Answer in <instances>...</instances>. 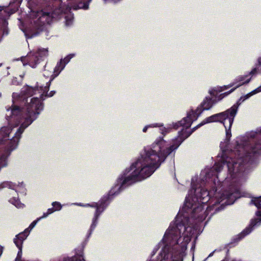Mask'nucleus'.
<instances>
[{
  "mask_svg": "<svg viewBox=\"0 0 261 261\" xmlns=\"http://www.w3.org/2000/svg\"><path fill=\"white\" fill-rule=\"evenodd\" d=\"M65 66L61 61H59L57 62L56 66L54 69V71L53 74L51 75L50 79L49 80L48 82H47L46 83H48L50 85V82L60 74L61 72L65 68Z\"/></svg>",
  "mask_w": 261,
  "mask_h": 261,
  "instance_id": "nucleus-13",
  "label": "nucleus"
},
{
  "mask_svg": "<svg viewBox=\"0 0 261 261\" xmlns=\"http://www.w3.org/2000/svg\"><path fill=\"white\" fill-rule=\"evenodd\" d=\"M248 75H240L238 76L234 80V82L231 83L234 84L233 86L236 85L235 87L231 89L228 92H225L219 95L218 96V100H220L222 99L223 98L233 92L237 88L240 87L242 85L248 83L251 80V77L248 78Z\"/></svg>",
  "mask_w": 261,
  "mask_h": 261,
  "instance_id": "nucleus-11",
  "label": "nucleus"
},
{
  "mask_svg": "<svg viewBox=\"0 0 261 261\" xmlns=\"http://www.w3.org/2000/svg\"><path fill=\"white\" fill-rule=\"evenodd\" d=\"M8 23L6 19L2 20V37L6 36L9 34V30L8 29Z\"/></svg>",
  "mask_w": 261,
  "mask_h": 261,
  "instance_id": "nucleus-18",
  "label": "nucleus"
},
{
  "mask_svg": "<svg viewBox=\"0 0 261 261\" xmlns=\"http://www.w3.org/2000/svg\"><path fill=\"white\" fill-rule=\"evenodd\" d=\"M75 54H70L66 56L64 58L61 59L60 61H61L65 66L70 62V60L75 57Z\"/></svg>",
  "mask_w": 261,
  "mask_h": 261,
  "instance_id": "nucleus-19",
  "label": "nucleus"
},
{
  "mask_svg": "<svg viewBox=\"0 0 261 261\" xmlns=\"http://www.w3.org/2000/svg\"><path fill=\"white\" fill-rule=\"evenodd\" d=\"M28 2H29V0H28Z\"/></svg>",
  "mask_w": 261,
  "mask_h": 261,
  "instance_id": "nucleus-35",
  "label": "nucleus"
},
{
  "mask_svg": "<svg viewBox=\"0 0 261 261\" xmlns=\"http://www.w3.org/2000/svg\"><path fill=\"white\" fill-rule=\"evenodd\" d=\"M160 147L156 145L153 147L154 149L145 150L119 175L115 185L109 191L108 197L103 199L106 204H108L107 200L119 194L126 188L150 177L159 168L161 161H163L165 155L158 156L153 153L160 150Z\"/></svg>",
  "mask_w": 261,
  "mask_h": 261,
  "instance_id": "nucleus-3",
  "label": "nucleus"
},
{
  "mask_svg": "<svg viewBox=\"0 0 261 261\" xmlns=\"http://www.w3.org/2000/svg\"><path fill=\"white\" fill-rule=\"evenodd\" d=\"M52 74H53V73H52L51 71H46V70H44V73H43V75H44V76L47 77H49V80L50 79L51 75Z\"/></svg>",
  "mask_w": 261,
  "mask_h": 261,
  "instance_id": "nucleus-25",
  "label": "nucleus"
},
{
  "mask_svg": "<svg viewBox=\"0 0 261 261\" xmlns=\"http://www.w3.org/2000/svg\"><path fill=\"white\" fill-rule=\"evenodd\" d=\"M49 85L34 88L25 85L20 93L12 94L13 105L6 108V119L9 126L0 129V171L8 165L11 151L18 146L25 129L37 119L43 110L44 94Z\"/></svg>",
  "mask_w": 261,
  "mask_h": 261,
  "instance_id": "nucleus-2",
  "label": "nucleus"
},
{
  "mask_svg": "<svg viewBox=\"0 0 261 261\" xmlns=\"http://www.w3.org/2000/svg\"><path fill=\"white\" fill-rule=\"evenodd\" d=\"M21 2L22 0H15L14 2L10 3V7L12 8L11 9L10 12H8L9 15L15 13L18 10Z\"/></svg>",
  "mask_w": 261,
  "mask_h": 261,
  "instance_id": "nucleus-16",
  "label": "nucleus"
},
{
  "mask_svg": "<svg viewBox=\"0 0 261 261\" xmlns=\"http://www.w3.org/2000/svg\"><path fill=\"white\" fill-rule=\"evenodd\" d=\"M92 0H81L77 4H75L73 6V9H83L85 10H88L89 8V4Z\"/></svg>",
  "mask_w": 261,
  "mask_h": 261,
  "instance_id": "nucleus-14",
  "label": "nucleus"
},
{
  "mask_svg": "<svg viewBox=\"0 0 261 261\" xmlns=\"http://www.w3.org/2000/svg\"><path fill=\"white\" fill-rule=\"evenodd\" d=\"M15 261H29L22 258V250H18Z\"/></svg>",
  "mask_w": 261,
  "mask_h": 261,
  "instance_id": "nucleus-23",
  "label": "nucleus"
},
{
  "mask_svg": "<svg viewBox=\"0 0 261 261\" xmlns=\"http://www.w3.org/2000/svg\"><path fill=\"white\" fill-rule=\"evenodd\" d=\"M214 252H215V251H213V252H211V253L208 255V257H210L212 256L213 255V254H214Z\"/></svg>",
  "mask_w": 261,
  "mask_h": 261,
  "instance_id": "nucleus-29",
  "label": "nucleus"
},
{
  "mask_svg": "<svg viewBox=\"0 0 261 261\" xmlns=\"http://www.w3.org/2000/svg\"><path fill=\"white\" fill-rule=\"evenodd\" d=\"M181 120L176 123H173L171 124H168L164 126L162 123H155L156 124H160V126H156L155 127H159L160 133L163 136H165L168 134L171 130L174 128H178L179 126H181L182 128L178 132V136L172 140V144H168L163 138V137H160L156 139L155 141L151 145V148H145L140 153H142L145 150L154 149V146H160V150H158L153 153L158 156L160 155H164L165 158L163 161H161L160 166L165 161L166 157L172 153L174 150H176L181 143L192 134V132L189 130V127H186L184 124H180Z\"/></svg>",
  "mask_w": 261,
  "mask_h": 261,
  "instance_id": "nucleus-5",
  "label": "nucleus"
},
{
  "mask_svg": "<svg viewBox=\"0 0 261 261\" xmlns=\"http://www.w3.org/2000/svg\"><path fill=\"white\" fill-rule=\"evenodd\" d=\"M51 205L54 206V209H55V211H60L62 208V205L59 202H53Z\"/></svg>",
  "mask_w": 261,
  "mask_h": 261,
  "instance_id": "nucleus-20",
  "label": "nucleus"
},
{
  "mask_svg": "<svg viewBox=\"0 0 261 261\" xmlns=\"http://www.w3.org/2000/svg\"><path fill=\"white\" fill-rule=\"evenodd\" d=\"M48 56V50L45 48L39 49L37 51L29 53L26 57L21 58L23 66L29 65L31 67H36L42 58Z\"/></svg>",
  "mask_w": 261,
  "mask_h": 261,
  "instance_id": "nucleus-10",
  "label": "nucleus"
},
{
  "mask_svg": "<svg viewBox=\"0 0 261 261\" xmlns=\"http://www.w3.org/2000/svg\"><path fill=\"white\" fill-rule=\"evenodd\" d=\"M40 220V219L37 218L36 220L34 221L30 225L28 228L27 229H28V231H29V233L31 231V230L36 226L37 223Z\"/></svg>",
  "mask_w": 261,
  "mask_h": 261,
  "instance_id": "nucleus-22",
  "label": "nucleus"
},
{
  "mask_svg": "<svg viewBox=\"0 0 261 261\" xmlns=\"http://www.w3.org/2000/svg\"><path fill=\"white\" fill-rule=\"evenodd\" d=\"M65 261H86L83 257V249L79 253H76V255Z\"/></svg>",
  "mask_w": 261,
  "mask_h": 261,
  "instance_id": "nucleus-17",
  "label": "nucleus"
},
{
  "mask_svg": "<svg viewBox=\"0 0 261 261\" xmlns=\"http://www.w3.org/2000/svg\"><path fill=\"white\" fill-rule=\"evenodd\" d=\"M29 234L28 229H25L23 232L19 233L15 236L13 242L19 250H22V246L23 241Z\"/></svg>",
  "mask_w": 261,
  "mask_h": 261,
  "instance_id": "nucleus-12",
  "label": "nucleus"
},
{
  "mask_svg": "<svg viewBox=\"0 0 261 261\" xmlns=\"http://www.w3.org/2000/svg\"><path fill=\"white\" fill-rule=\"evenodd\" d=\"M257 72L261 73V56L257 58L255 63V67L250 72L249 75L253 74ZM260 92H261V86L257 88L246 95L241 97L236 103L233 105L230 109H228V112L230 114V121L234 120V118L238 112V108L243 101L248 99L251 96Z\"/></svg>",
  "mask_w": 261,
  "mask_h": 261,
  "instance_id": "nucleus-7",
  "label": "nucleus"
},
{
  "mask_svg": "<svg viewBox=\"0 0 261 261\" xmlns=\"http://www.w3.org/2000/svg\"><path fill=\"white\" fill-rule=\"evenodd\" d=\"M4 188H8L12 190L14 196L9 199V202L15 205L17 208H23L24 205L22 203L17 196L18 193H25V188L23 182H19L17 184L10 181H4L0 184V191Z\"/></svg>",
  "mask_w": 261,
  "mask_h": 261,
  "instance_id": "nucleus-8",
  "label": "nucleus"
},
{
  "mask_svg": "<svg viewBox=\"0 0 261 261\" xmlns=\"http://www.w3.org/2000/svg\"><path fill=\"white\" fill-rule=\"evenodd\" d=\"M12 83H13V84H16V81H15V79H14V80H13Z\"/></svg>",
  "mask_w": 261,
  "mask_h": 261,
  "instance_id": "nucleus-30",
  "label": "nucleus"
},
{
  "mask_svg": "<svg viewBox=\"0 0 261 261\" xmlns=\"http://www.w3.org/2000/svg\"><path fill=\"white\" fill-rule=\"evenodd\" d=\"M48 215H49V214L46 212V213H44L41 217L38 218L40 219V220H41L42 219L46 218Z\"/></svg>",
  "mask_w": 261,
  "mask_h": 261,
  "instance_id": "nucleus-26",
  "label": "nucleus"
},
{
  "mask_svg": "<svg viewBox=\"0 0 261 261\" xmlns=\"http://www.w3.org/2000/svg\"><path fill=\"white\" fill-rule=\"evenodd\" d=\"M233 85L234 84H230L228 85H225L223 87H216L210 88L208 90V93L212 96H214L217 92H220L227 90L230 87H232Z\"/></svg>",
  "mask_w": 261,
  "mask_h": 261,
  "instance_id": "nucleus-15",
  "label": "nucleus"
},
{
  "mask_svg": "<svg viewBox=\"0 0 261 261\" xmlns=\"http://www.w3.org/2000/svg\"><path fill=\"white\" fill-rule=\"evenodd\" d=\"M3 251V247L2 246H0V256L2 254Z\"/></svg>",
  "mask_w": 261,
  "mask_h": 261,
  "instance_id": "nucleus-28",
  "label": "nucleus"
},
{
  "mask_svg": "<svg viewBox=\"0 0 261 261\" xmlns=\"http://www.w3.org/2000/svg\"><path fill=\"white\" fill-rule=\"evenodd\" d=\"M216 102L217 101L215 99H213L210 97H205L196 111H190L188 113L187 116L184 118L179 123L184 124L186 127H190L192 122L197 120L203 111L211 109Z\"/></svg>",
  "mask_w": 261,
  "mask_h": 261,
  "instance_id": "nucleus-6",
  "label": "nucleus"
},
{
  "mask_svg": "<svg viewBox=\"0 0 261 261\" xmlns=\"http://www.w3.org/2000/svg\"><path fill=\"white\" fill-rule=\"evenodd\" d=\"M70 10L71 9L66 5H62L54 10L51 15L49 13H46L42 11L36 12L32 10L27 19V22L29 24L27 28V31L30 34L28 38L37 36L43 30V26L46 23H50L53 18L59 19L62 16H64L65 19L66 25L70 26L72 24L74 20L73 14Z\"/></svg>",
  "mask_w": 261,
  "mask_h": 261,
  "instance_id": "nucleus-4",
  "label": "nucleus"
},
{
  "mask_svg": "<svg viewBox=\"0 0 261 261\" xmlns=\"http://www.w3.org/2000/svg\"><path fill=\"white\" fill-rule=\"evenodd\" d=\"M22 31H23V32L25 33V35L26 36V37H27V36H28V34H27V33L25 32V31H24V30H22Z\"/></svg>",
  "mask_w": 261,
  "mask_h": 261,
  "instance_id": "nucleus-31",
  "label": "nucleus"
},
{
  "mask_svg": "<svg viewBox=\"0 0 261 261\" xmlns=\"http://www.w3.org/2000/svg\"><path fill=\"white\" fill-rule=\"evenodd\" d=\"M49 87V86L48 87V88ZM48 89H48V90L44 93V95H45V96L51 97L55 94L56 92L55 91H51L49 93H47Z\"/></svg>",
  "mask_w": 261,
  "mask_h": 261,
  "instance_id": "nucleus-24",
  "label": "nucleus"
},
{
  "mask_svg": "<svg viewBox=\"0 0 261 261\" xmlns=\"http://www.w3.org/2000/svg\"><path fill=\"white\" fill-rule=\"evenodd\" d=\"M156 126H160V124H158L155 123L147 125L144 127L142 131L144 133H146L148 128L155 127Z\"/></svg>",
  "mask_w": 261,
  "mask_h": 261,
  "instance_id": "nucleus-21",
  "label": "nucleus"
},
{
  "mask_svg": "<svg viewBox=\"0 0 261 261\" xmlns=\"http://www.w3.org/2000/svg\"><path fill=\"white\" fill-rule=\"evenodd\" d=\"M3 10V7L0 6V11H2Z\"/></svg>",
  "mask_w": 261,
  "mask_h": 261,
  "instance_id": "nucleus-32",
  "label": "nucleus"
},
{
  "mask_svg": "<svg viewBox=\"0 0 261 261\" xmlns=\"http://www.w3.org/2000/svg\"><path fill=\"white\" fill-rule=\"evenodd\" d=\"M224 260V261H225V260ZM232 261H241V260H236V259H233V260H232Z\"/></svg>",
  "mask_w": 261,
  "mask_h": 261,
  "instance_id": "nucleus-33",
  "label": "nucleus"
},
{
  "mask_svg": "<svg viewBox=\"0 0 261 261\" xmlns=\"http://www.w3.org/2000/svg\"><path fill=\"white\" fill-rule=\"evenodd\" d=\"M2 65V64L0 63V67H1Z\"/></svg>",
  "mask_w": 261,
  "mask_h": 261,
  "instance_id": "nucleus-34",
  "label": "nucleus"
},
{
  "mask_svg": "<svg viewBox=\"0 0 261 261\" xmlns=\"http://www.w3.org/2000/svg\"><path fill=\"white\" fill-rule=\"evenodd\" d=\"M227 110L205 118L193 128L192 133L206 123L219 121L225 128L226 139L220 144L221 162L192 178L191 189L175 221H203L213 209L211 215L240 197L238 188L233 185L240 181L245 165L251 163L256 154L261 155V137L259 134L256 138L238 137L229 144L233 122Z\"/></svg>",
  "mask_w": 261,
  "mask_h": 261,
  "instance_id": "nucleus-1",
  "label": "nucleus"
},
{
  "mask_svg": "<svg viewBox=\"0 0 261 261\" xmlns=\"http://www.w3.org/2000/svg\"><path fill=\"white\" fill-rule=\"evenodd\" d=\"M54 212H55V209H54V208H49L47 210V212L49 214H51L52 213H53Z\"/></svg>",
  "mask_w": 261,
  "mask_h": 261,
  "instance_id": "nucleus-27",
  "label": "nucleus"
},
{
  "mask_svg": "<svg viewBox=\"0 0 261 261\" xmlns=\"http://www.w3.org/2000/svg\"><path fill=\"white\" fill-rule=\"evenodd\" d=\"M72 204L76 205L82 207H91L96 208L93 218L92 220V223L90 226L89 230L88 231V238L90 237L92 232L96 227L98 223V220L101 214L108 206V204H106L103 199H101L98 202H92L91 203L83 204L82 203H74Z\"/></svg>",
  "mask_w": 261,
  "mask_h": 261,
  "instance_id": "nucleus-9",
  "label": "nucleus"
}]
</instances>
